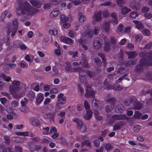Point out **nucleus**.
<instances>
[{
  "label": "nucleus",
  "mask_w": 152,
  "mask_h": 152,
  "mask_svg": "<svg viewBox=\"0 0 152 152\" xmlns=\"http://www.w3.org/2000/svg\"><path fill=\"white\" fill-rule=\"evenodd\" d=\"M124 110L123 106L121 104H118L115 108V112L118 113H121Z\"/></svg>",
  "instance_id": "412c9836"
},
{
  "label": "nucleus",
  "mask_w": 152,
  "mask_h": 152,
  "mask_svg": "<svg viewBox=\"0 0 152 152\" xmlns=\"http://www.w3.org/2000/svg\"><path fill=\"white\" fill-rule=\"evenodd\" d=\"M152 47V42H150L147 44L143 48H141L140 49L142 50L143 49L146 48L147 49H149Z\"/></svg>",
  "instance_id": "37998d69"
},
{
  "label": "nucleus",
  "mask_w": 152,
  "mask_h": 152,
  "mask_svg": "<svg viewBox=\"0 0 152 152\" xmlns=\"http://www.w3.org/2000/svg\"><path fill=\"white\" fill-rule=\"evenodd\" d=\"M44 96L43 94L41 93L37 94L36 97L35 104L36 105H39L43 101Z\"/></svg>",
  "instance_id": "f8f14e48"
},
{
  "label": "nucleus",
  "mask_w": 152,
  "mask_h": 152,
  "mask_svg": "<svg viewBox=\"0 0 152 152\" xmlns=\"http://www.w3.org/2000/svg\"><path fill=\"white\" fill-rule=\"evenodd\" d=\"M98 101L95 99L93 100L92 101V105H93V104H94V107L96 108H97L98 107H99V105L98 104Z\"/></svg>",
  "instance_id": "bf43d9fd"
},
{
  "label": "nucleus",
  "mask_w": 152,
  "mask_h": 152,
  "mask_svg": "<svg viewBox=\"0 0 152 152\" xmlns=\"http://www.w3.org/2000/svg\"><path fill=\"white\" fill-rule=\"evenodd\" d=\"M30 3L32 5L38 8H40L41 6V3L37 0H31Z\"/></svg>",
  "instance_id": "aec40b11"
},
{
  "label": "nucleus",
  "mask_w": 152,
  "mask_h": 152,
  "mask_svg": "<svg viewBox=\"0 0 152 152\" xmlns=\"http://www.w3.org/2000/svg\"><path fill=\"white\" fill-rule=\"evenodd\" d=\"M101 29H102L106 32H108L110 29V26L109 23L107 22H104L103 24L101 26Z\"/></svg>",
  "instance_id": "f3484780"
},
{
  "label": "nucleus",
  "mask_w": 152,
  "mask_h": 152,
  "mask_svg": "<svg viewBox=\"0 0 152 152\" xmlns=\"http://www.w3.org/2000/svg\"><path fill=\"white\" fill-rule=\"evenodd\" d=\"M130 31V27L128 26L124 28V32L125 33H129Z\"/></svg>",
  "instance_id": "774afa93"
},
{
  "label": "nucleus",
  "mask_w": 152,
  "mask_h": 152,
  "mask_svg": "<svg viewBox=\"0 0 152 152\" xmlns=\"http://www.w3.org/2000/svg\"><path fill=\"white\" fill-rule=\"evenodd\" d=\"M76 34V33L75 32L70 31L68 33L69 36L71 38H73Z\"/></svg>",
  "instance_id": "8fccbe9b"
},
{
  "label": "nucleus",
  "mask_w": 152,
  "mask_h": 152,
  "mask_svg": "<svg viewBox=\"0 0 152 152\" xmlns=\"http://www.w3.org/2000/svg\"><path fill=\"white\" fill-rule=\"evenodd\" d=\"M138 13L136 12H132L130 13V17L132 18H135L139 15Z\"/></svg>",
  "instance_id": "4c0bfd02"
},
{
  "label": "nucleus",
  "mask_w": 152,
  "mask_h": 152,
  "mask_svg": "<svg viewBox=\"0 0 152 152\" xmlns=\"http://www.w3.org/2000/svg\"><path fill=\"white\" fill-rule=\"evenodd\" d=\"M94 115L96 118L97 120H102V117L100 115L99 113L97 111H95Z\"/></svg>",
  "instance_id": "e433bc0d"
},
{
  "label": "nucleus",
  "mask_w": 152,
  "mask_h": 152,
  "mask_svg": "<svg viewBox=\"0 0 152 152\" xmlns=\"http://www.w3.org/2000/svg\"><path fill=\"white\" fill-rule=\"evenodd\" d=\"M104 39L105 43V45L104 46V49L105 51H107L109 50L110 49L109 39L106 37H104Z\"/></svg>",
  "instance_id": "ddd939ff"
},
{
  "label": "nucleus",
  "mask_w": 152,
  "mask_h": 152,
  "mask_svg": "<svg viewBox=\"0 0 152 152\" xmlns=\"http://www.w3.org/2000/svg\"><path fill=\"white\" fill-rule=\"evenodd\" d=\"M49 33L50 35L55 36L57 34V31L56 30H50L49 31Z\"/></svg>",
  "instance_id": "3c124183"
},
{
  "label": "nucleus",
  "mask_w": 152,
  "mask_h": 152,
  "mask_svg": "<svg viewBox=\"0 0 152 152\" xmlns=\"http://www.w3.org/2000/svg\"><path fill=\"white\" fill-rule=\"evenodd\" d=\"M21 111L23 114H26L28 113V110L27 107H25L24 108L22 109L21 110Z\"/></svg>",
  "instance_id": "338daca9"
},
{
  "label": "nucleus",
  "mask_w": 152,
  "mask_h": 152,
  "mask_svg": "<svg viewBox=\"0 0 152 152\" xmlns=\"http://www.w3.org/2000/svg\"><path fill=\"white\" fill-rule=\"evenodd\" d=\"M15 151L16 152H22V148L19 146H16L15 147Z\"/></svg>",
  "instance_id": "052dcab7"
},
{
  "label": "nucleus",
  "mask_w": 152,
  "mask_h": 152,
  "mask_svg": "<svg viewBox=\"0 0 152 152\" xmlns=\"http://www.w3.org/2000/svg\"><path fill=\"white\" fill-rule=\"evenodd\" d=\"M60 20L62 22H66L68 21V18L65 15H61L60 17Z\"/></svg>",
  "instance_id": "a19ab883"
},
{
  "label": "nucleus",
  "mask_w": 152,
  "mask_h": 152,
  "mask_svg": "<svg viewBox=\"0 0 152 152\" xmlns=\"http://www.w3.org/2000/svg\"><path fill=\"white\" fill-rule=\"evenodd\" d=\"M139 55L142 58L140 60L139 64L136 68L137 71L140 70L145 65H152V51L146 54L141 52L140 53Z\"/></svg>",
  "instance_id": "f257e3e1"
},
{
  "label": "nucleus",
  "mask_w": 152,
  "mask_h": 152,
  "mask_svg": "<svg viewBox=\"0 0 152 152\" xmlns=\"http://www.w3.org/2000/svg\"><path fill=\"white\" fill-rule=\"evenodd\" d=\"M124 26L122 24H119L118 26L116 31L118 34H121L123 30Z\"/></svg>",
  "instance_id": "c756f323"
},
{
  "label": "nucleus",
  "mask_w": 152,
  "mask_h": 152,
  "mask_svg": "<svg viewBox=\"0 0 152 152\" xmlns=\"http://www.w3.org/2000/svg\"><path fill=\"white\" fill-rule=\"evenodd\" d=\"M6 111L9 114H11L12 115H15V113L14 112L12 109L10 107H8L6 109Z\"/></svg>",
  "instance_id": "ea45409f"
},
{
  "label": "nucleus",
  "mask_w": 152,
  "mask_h": 152,
  "mask_svg": "<svg viewBox=\"0 0 152 152\" xmlns=\"http://www.w3.org/2000/svg\"><path fill=\"white\" fill-rule=\"evenodd\" d=\"M20 83L18 81H14L12 83V85H10L9 88V91L12 95H14L20 88Z\"/></svg>",
  "instance_id": "20e7f679"
},
{
  "label": "nucleus",
  "mask_w": 152,
  "mask_h": 152,
  "mask_svg": "<svg viewBox=\"0 0 152 152\" xmlns=\"http://www.w3.org/2000/svg\"><path fill=\"white\" fill-rule=\"evenodd\" d=\"M114 106L113 105H107L105 108V111L107 113H109L111 111L113 108Z\"/></svg>",
  "instance_id": "72a5a7b5"
},
{
  "label": "nucleus",
  "mask_w": 152,
  "mask_h": 152,
  "mask_svg": "<svg viewBox=\"0 0 152 152\" xmlns=\"http://www.w3.org/2000/svg\"><path fill=\"white\" fill-rule=\"evenodd\" d=\"M102 40L99 38H96L93 42L94 48L96 49H99L102 45Z\"/></svg>",
  "instance_id": "9d476101"
},
{
  "label": "nucleus",
  "mask_w": 152,
  "mask_h": 152,
  "mask_svg": "<svg viewBox=\"0 0 152 152\" xmlns=\"http://www.w3.org/2000/svg\"><path fill=\"white\" fill-rule=\"evenodd\" d=\"M144 16L147 19H150L152 18V14L149 13H145L144 15Z\"/></svg>",
  "instance_id": "680f3d73"
},
{
  "label": "nucleus",
  "mask_w": 152,
  "mask_h": 152,
  "mask_svg": "<svg viewBox=\"0 0 152 152\" xmlns=\"http://www.w3.org/2000/svg\"><path fill=\"white\" fill-rule=\"evenodd\" d=\"M142 115L138 111H136L135 113V114L133 117L135 118L139 119H141Z\"/></svg>",
  "instance_id": "58836bf2"
},
{
  "label": "nucleus",
  "mask_w": 152,
  "mask_h": 152,
  "mask_svg": "<svg viewBox=\"0 0 152 152\" xmlns=\"http://www.w3.org/2000/svg\"><path fill=\"white\" fill-rule=\"evenodd\" d=\"M16 134L18 136H26L28 135V133L27 132H18L16 133Z\"/></svg>",
  "instance_id": "49530a36"
},
{
  "label": "nucleus",
  "mask_w": 152,
  "mask_h": 152,
  "mask_svg": "<svg viewBox=\"0 0 152 152\" xmlns=\"http://www.w3.org/2000/svg\"><path fill=\"white\" fill-rule=\"evenodd\" d=\"M28 102V99L26 98H24L20 102L21 105L23 107H25Z\"/></svg>",
  "instance_id": "473e14b6"
},
{
  "label": "nucleus",
  "mask_w": 152,
  "mask_h": 152,
  "mask_svg": "<svg viewBox=\"0 0 152 152\" xmlns=\"http://www.w3.org/2000/svg\"><path fill=\"white\" fill-rule=\"evenodd\" d=\"M100 30V27L98 26H95L94 28V31L91 29H89L86 31L82 34L83 37L90 38L93 37L94 34H96Z\"/></svg>",
  "instance_id": "423d86ee"
},
{
  "label": "nucleus",
  "mask_w": 152,
  "mask_h": 152,
  "mask_svg": "<svg viewBox=\"0 0 152 152\" xmlns=\"http://www.w3.org/2000/svg\"><path fill=\"white\" fill-rule=\"evenodd\" d=\"M66 43L70 45H72L73 44V41L71 38L67 37L66 38Z\"/></svg>",
  "instance_id": "864d4df0"
},
{
  "label": "nucleus",
  "mask_w": 152,
  "mask_h": 152,
  "mask_svg": "<svg viewBox=\"0 0 152 152\" xmlns=\"http://www.w3.org/2000/svg\"><path fill=\"white\" fill-rule=\"evenodd\" d=\"M56 112L52 114L50 113L46 114L45 115L44 117L47 119H49L50 122H53L54 121V117Z\"/></svg>",
  "instance_id": "4be33fe9"
},
{
  "label": "nucleus",
  "mask_w": 152,
  "mask_h": 152,
  "mask_svg": "<svg viewBox=\"0 0 152 152\" xmlns=\"http://www.w3.org/2000/svg\"><path fill=\"white\" fill-rule=\"evenodd\" d=\"M31 124L35 126H39L40 125V122L39 120L37 118H32L30 120Z\"/></svg>",
  "instance_id": "2eb2a0df"
},
{
  "label": "nucleus",
  "mask_w": 152,
  "mask_h": 152,
  "mask_svg": "<svg viewBox=\"0 0 152 152\" xmlns=\"http://www.w3.org/2000/svg\"><path fill=\"white\" fill-rule=\"evenodd\" d=\"M46 107L49 110L51 111L53 110L54 108V107L52 105L50 104H48L47 105Z\"/></svg>",
  "instance_id": "69168bd1"
},
{
  "label": "nucleus",
  "mask_w": 152,
  "mask_h": 152,
  "mask_svg": "<svg viewBox=\"0 0 152 152\" xmlns=\"http://www.w3.org/2000/svg\"><path fill=\"white\" fill-rule=\"evenodd\" d=\"M79 21L80 23H83L86 20V17L84 16L83 13L80 12L78 15Z\"/></svg>",
  "instance_id": "393cba45"
},
{
  "label": "nucleus",
  "mask_w": 152,
  "mask_h": 152,
  "mask_svg": "<svg viewBox=\"0 0 152 152\" xmlns=\"http://www.w3.org/2000/svg\"><path fill=\"white\" fill-rule=\"evenodd\" d=\"M133 22L136 24V26L138 29L141 30L143 28V25L141 22H139L137 20H133Z\"/></svg>",
  "instance_id": "a878e982"
},
{
  "label": "nucleus",
  "mask_w": 152,
  "mask_h": 152,
  "mask_svg": "<svg viewBox=\"0 0 152 152\" xmlns=\"http://www.w3.org/2000/svg\"><path fill=\"white\" fill-rule=\"evenodd\" d=\"M134 47V45L131 43H128L126 46V48L131 50H132Z\"/></svg>",
  "instance_id": "5fc2aeb1"
},
{
  "label": "nucleus",
  "mask_w": 152,
  "mask_h": 152,
  "mask_svg": "<svg viewBox=\"0 0 152 152\" xmlns=\"http://www.w3.org/2000/svg\"><path fill=\"white\" fill-rule=\"evenodd\" d=\"M0 78L1 80L9 82L10 80L11 77L9 76L6 75L5 73H2L0 74Z\"/></svg>",
  "instance_id": "dca6fc26"
},
{
  "label": "nucleus",
  "mask_w": 152,
  "mask_h": 152,
  "mask_svg": "<svg viewBox=\"0 0 152 152\" xmlns=\"http://www.w3.org/2000/svg\"><path fill=\"white\" fill-rule=\"evenodd\" d=\"M92 112L90 110H86V113L84 115V118L86 120H89L91 117Z\"/></svg>",
  "instance_id": "6ab92c4d"
},
{
  "label": "nucleus",
  "mask_w": 152,
  "mask_h": 152,
  "mask_svg": "<svg viewBox=\"0 0 152 152\" xmlns=\"http://www.w3.org/2000/svg\"><path fill=\"white\" fill-rule=\"evenodd\" d=\"M123 125V124L121 122H119L116 123L113 126V130L115 131L120 129Z\"/></svg>",
  "instance_id": "b1692460"
},
{
  "label": "nucleus",
  "mask_w": 152,
  "mask_h": 152,
  "mask_svg": "<svg viewBox=\"0 0 152 152\" xmlns=\"http://www.w3.org/2000/svg\"><path fill=\"white\" fill-rule=\"evenodd\" d=\"M49 128L48 127L43 128L42 129V134L44 135H46L50 134L49 132Z\"/></svg>",
  "instance_id": "c9c22d12"
},
{
  "label": "nucleus",
  "mask_w": 152,
  "mask_h": 152,
  "mask_svg": "<svg viewBox=\"0 0 152 152\" xmlns=\"http://www.w3.org/2000/svg\"><path fill=\"white\" fill-rule=\"evenodd\" d=\"M131 11L129 9H128L126 7H123L121 10V13L122 15L126 14Z\"/></svg>",
  "instance_id": "2f4dec72"
},
{
  "label": "nucleus",
  "mask_w": 152,
  "mask_h": 152,
  "mask_svg": "<svg viewBox=\"0 0 152 152\" xmlns=\"http://www.w3.org/2000/svg\"><path fill=\"white\" fill-rule=\"evenodd\" d=\"M72 65L74 67H75V72H79V77L80 79H81V77H85L86 75V74L89 76L90 77H92L93 74L90 71H88L87 72L86 71H80V69L82 66L86 67H89V65L87 63L86 60H83L80 61H77L74 62L72 63Z\"/></svg>",
  "instance_id": "7ed1b4c3"
},
{
  "label": "nucleus",
  "mask_w": 152,
  "mask_h": 152,
  "mask_svg": "<svg viewBox=\"0 0 152 152\" xmlns=\"http://www.w3.org/2000/svg\"><path fill=\"white\" fill-rule=\"evenodd\" d=\"M103 147H104L105 149L106 150L107 152L110 151L113 149V147L112 145L110 143H107Z\"/></svg>",
  "instance_id": "bb28decb"
},
{
  "label": "nucleus",
  "mask_w": 152,
  "mask_h": 152,
  "mask_svg": "<svg viewBox=\"0 0 152 152\" xmlns=\"http://www.w3.org/2000/svg\"><path fill=\"white\" fill-rule=\"evenodd\" d=\"M124 3L123 0H117V3L119 7H121L123 6Z\"/></svg>",
  "instance_id": "603ef678"
},
{
  "label": "nucleus",
  "mask_w": 152,
  "mask_h": 152,
  "mask_svg": "<svg viewBox=\"0 0 152 152\" xmlns=\"http://www.w3.org/2000/svg\"><path fill=\"white\" fill-rule=\"evenodd\" d=\"M101 12L100 11H96L93 17L94 20L96 22L102 20Z\"/></svg>",
  "instance_id": "9b49d317"
},
{
  "label": "nucleus",
  "mask_w": 152,
  "mask_h": 152,
  "mask_svg": "<svg viewBox=\"0 0 152 152\" xmlns=\"http://www.w3.org/2000/svg\"><path fill=\"white\" fill-rule=\"evenodd\" d=\"M60 13L58 8H55L51 11L50 15V17L52 18L57 16Z\"/></svg>",
  "instance_id": "a211bd4d"
},
{
  "label": "nucleus",
  "mask_w": 152,
  "mask_h": 152,
  "mask_svg": "<svg viewBox=\"0 0 152 152\" xmlns=\"http://www.w3.org/2000/svg\"><path fill=\"white\" fill-rule=\"evenodd\" d=\"M20 49L22 50H25L27 49V47L26 45L24 44H23L21 42V43L20 44L19 46Z\"/></svg>",
  "instance_id": "0e129e2a"
},
{
  "label": "nucleus",
  "mask_w": 152,
  "mask_h": 152,
  "mask_svg": "<svg viewBox=\"0 0 152 152\" xmlns=\"http://www.w3.org/2000/svg\"><path fill=\"white\" fill-rule=\"evenodd\" d=\"M12 26H8L7 27V33L8 35H10V33L12 32L11 36H13L15 35V34L17 30V27L18 26L17 20L15 19L12 22Z\"/></svg>",
  "instance_id": "39448f33"
},
{
  "label": "nucleus",
  "mask_w": 152,
  "mask_h": 152,
  "mask_svg": "<svg viewBox=\"0 0 152 152\" xmlns=\"http://www.w3.org/2000/svg\"><path fill=\"white\" fill-rule=\"evenodd\" d=\"M51 100L49 98H46L44 102V105H48L50 102Z\"/></svg>",
  "instance_id": "4d7b16f0"
},
{
  "label": "nucleus",
  "mask_w": 152,
  "mask_h": 152,
  "mask_svg": "<svg viewBox=\"0 0 152 152\" xmlns=\"http://www.w3.org/2000/svg\"><path fill=\"white\" fill-rule=\"evenodd\" d=\"M84 106L86 110H90V106L87 101L85 100L84 102Z\"/></svg>",
  "instance_id": "13d9d810"
},
{
  "label": "nucleus",
  "mask_w": 152,
  "mask_h": 152,
  "mask_svg": "<svg viewBox=\"0 0 152 152\" xmlns=\"http://www.w3.org/2000/svg\"><path fill=\"white\" fill-rule=\"evenodd\" d=\"M107 88H108L114 89L115 90H119L121 89L122 88V86L119 85H117L114 86H112L108 85L107 86Z\"/></svg>",
  "instance_id": "c85d7f7f"
},
{
  "label": "nucleus",
  "mask_w": 152,
  "mask_h": 152,
  "mask_svg": "<svg viewBox=\"0 0 152 152\" xmlns=\"http://www.w3.org/2000/svg\"><path fill=\"white\" fill-rule=\"evenodd\" d=\"M65 66V69L66 70L68 71L70 70L71 67L70 64L69 62L66 63Z\"/></svg>",
  "instance_id": "e2e57ef3"
},
{
  "label": "nucleus",
  "mask_w": 152,
  "mask_h": 152,
  "mask_svg": "<svg viewBox=\"0 0 152 152\" xmlns=\"http://www.w3.org/2000/svg\"><path fill=\"white\" fill-rule=\"evenodd\" d=\"M140 129V126L139 125H135L134 127L133 130L135 132H138Z\"/></svg>",
  "instance_id": "6e6d98bb"
},
{
  "label": "nucleus",
  "mask_w": 152,
  "mask_h": 152,
  "mask_svg": "<svg viewBox=\"0 0 152 152\" xmlns=\"http://www.w3.org/2000/svg\"><path fill=\"white\" fill-rule=\"evenodd\" d=\"M20 66L23 68L27 67L28 66L27 63L24 61H22L20 62Z\"/></svg>",
  "instance_id": "c03bdc74"
},
{
  "label": "nucleus",
  "mask_w": 152,
  "mask_h": 152,
  "mask_svg": "<svg viewBox=\"0 0 152 152\" xmlns=\"http://www.w3.org/2000/svg\"><path fill=\"white\" fill-rule=\"evenodd\" d=\"M135 62L131 60H129L126 61L124 64L126 66H129L134 65Z\"/></svg>",
  "instance_id": "7c9ffc66"
},
{
  "label": "nucleus",
  "mask_w": 152,
  "mask_h": 152,
  "mask_svg": "<svg viewBox=\"0 0 152 152\" xmlns=\"http://www.w3.org/2000/svg\"><path fill=\"white\" fill-rule=\"evenodd\" d=\"M31 88L34 90L38 91L39 89V86L38 85L34 84L32 86Z\"/></svg>",
  "instance_id": "79ce46f5"
},
{
  "label": "nucleus",
  "mask_w": 152,
  "mask_h": 152,
  "mask_svg": "<svg viewBox=\"0 0 152 152\" xmlns=\"http://www.w3.org/2000/svg\"><path fill=\"white\" fill-rule=\"evenodd\" d=\"M125 115H115L110 117H108L107 119L106 123L108 125L111 124L112 123L117 120H121L126 118Z\"/></svg>",
  "instance_id": "0eeeda50"
},
{
  "label": "nucleus",
  "mask_w": 152,
  "mask_h": 152,
  "mask_svg": "<svg viewBox=\"0 0 152 152\" xmlns=\"http://www.w3.org/2000/svg\"><path fill=\"white\" fill-rule=\"evenodd\" d=\"M142 33L145 36H149L150 35V32L149 30L147 29H143L142 31Z\"/></svg>",
  "instance_id": "f704fd0d"
},
{
  "label": "nucleus",
  "mask_w": 152,
  "mask_h": 152,
  "mask_svg": "<svg viewBox=\"0 0 152 152\" xmlns=\"http://www.w3.org/2000/svg\"><path fill=\"white\" fill-rule=\"evenodd\" d=\"M142 107V104L140 102H137L136 103L134 106V109L139 110Z\"/></svg>",
  "instance_id": "de8ad7c7"
},
{
  "label": "nucleus",
  "mask_w": 152,
  "mask_h": 152,
  "mask_svg": "<svg viewBox=\"0 0 152 152\" xmlns=\"http://www.w3.org/2000/svg\"><path fill=\"white\" fill-rule=\"evenodd\" d=\"M112 23L113 25H116L118 23V20L117 19L116 14L115 13H113L111 14Z\"/></svg>",
  "instance_id": "5701e85b"
},
{
  "label": "nucleus",
  "mask_w": 152,
  "mask_h": 152,
  "mask_svg": "<svg viewBox=\"0 0 152 152\" xmlns=\"http://www.w3.org/2000/svg\"><path fill=\"white\" fill-rule=\"evenodd\" d=\"M95 94V92L92 90L91 87H86V92L85 96L86 98H89L91 97H93Z\"/></svg>",
  "instance_id": "1a4fd4ad"
},
{
  "label": "nucleus",
  "mask_w": 152,
  "mask_h": 152,
  "mask_svg": "<svg viewBox=\"0 0 152 152\" xmlns=\"http://www.w3.org/2000/svg\"><path fill=\"white\" fill-rule=\"evenodd\" d=\"M57 101L61 105L64 104L66 101V97L64 96V94L60 93L57 96Z\"/></svg>",
  "instance_id": "6e6552de"
},
{
  "label": "nucleus",
  "mask_w": 152,
  "mask_h": 152,
  "mask_svg": "<svg viewBox=\"0 0 152 152\" xmlns=\"http://www.w3.org/2000/svg\"><path fill=\"white\" fill-rule=\"evenodd\" d=\"M38 12L39 10L33 8L28 3H26L25 4L19 5L18 7L17 8V13L19 15H31L37 13Z\"/></svg>",
  "instance_id": "f03ea898"
},
{
  "label": "nucleus",
  "mask_w": 152,
  "mask_h": 152,
  "mask_svg": "<svg viewBox=\"0 0 152 152\" xmlns=\"http://www.w3.org/2000/svg\"><path fill=\"white\" fill-rule=\"evenodd\" d=\"M135 41L137 42H139L142 39V36L140 35L136 34L135 35Z\"/></svg>",
  "instance_id": "a18cd8bd"
},
{
  "label": "nucleus",
  "mask_w": 152,
  "mask_h": 152,
  "mask_svg": "<svg viewBox=\"0 0 152 152\" xmlns=\"http://www.w3.org/2000/svg\"><path fill=\"white\" fill-rule=\"evenodd\" d=\"M77 126L78 129H80L82 133L85 132L86 130V126H83V123L81 121L77 124Z\"/></svg>",
  "instance_id": "4468645a"
},
{
  "label": "nucleus",
  "mask_w": 152,
  "mask_h": 152,
  "mask_svg": "<svg viewBox=\"0 0 152 152\" xmlns=\"http://www.w3.org/2000/svg\"><path fill=\"white\" fill-rule=\"evenodd\" d=\"M126 53L128 56L129 58H134L137 55V53L135 51H131L129 52H126Z\"/></svg>",
  "instance_id": "cd10ccee"
},
{
  "label": "nucleus",
  "mask_w": 152,
  "mask_h": 152,
  "mask_svg": "<svg viewBox=\"0 0 152 152\" xmlns=\"http://www.w3.org/2000/svg\"><path fill=\"white\" fill-rule=\"evenodd\" d=\"M79 42L80 44H82V47L85 50H86L88 49L87 47L83 44V43L85 42V41H84L83 40V39H81L79 40Z\"/></svg>",
  "instance_id": "09e8293b"
}]
</instances>
